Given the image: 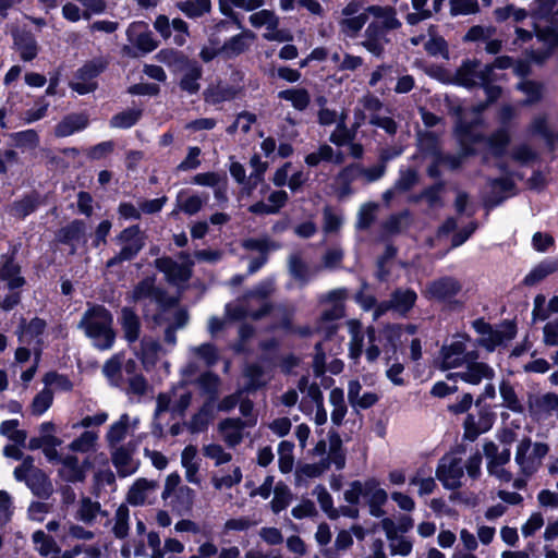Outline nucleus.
<instances>
[{
  "label": "nucleus",
  "instance_id": "603ef678",
  "mask_svg": "<svg viewBox=\"0 0 558 558\" xmlns=\"http://www.w3.org/2000/svg\"><path fill=\"white\" fill-rule=\"evenodd\" d=\"M483 451L488 460L487 465L504 466L510 461V449L506 448L499 452L497 445L493 441L486 442Z\"/></svg>",
  "mask_w": 558,
  "mask_h": 558
},
{
  "label": "nucleus",
  "instance_id": "c756f323",
  "mask_svg": "<svg viewBox=\"0 0 558 558\" xmlns=\"http://www.w3.org/2000/svg\"><path fill=\"white\" fill-rule=\"evenodd\" d=\"M171 510L179 515H184L191 511L194 499L195 492L189 486H180L170 497Z\"/></svg>",
  "mask_w": 558,
  "mask_h": 558
},
{
  "label": "nucleus",
  "instance_id": "774afa93",
  "mask_svg": "<svg viewBox=\"0 0 558 558\" xmlns=\"http://www.w3.org/2000/svg\"><path fill=\"white\" fill-rule=\"evenodd\" d=\"M333 157V149L328 144H323L316 151L305 156V163L308 167H317L322 161L330 162Z\"/></svg>",
  "mask_w": 558,
  "mask_h": 558
},
{
  "label": "nucleus",
  "instance_id": "5701e85b",
  "mask_svg": "<svg viewBox=\"0 0 558 558\" xmlns=\"http://www.w3.org/2000/svg\"><path fill=\"white\" fill-rule=\"evenodd\" d=\"M357 163L343 167L335 177V193L339 201L353 193L352 183L357 179Z\"/></svg>",
  "mask_w": 558,
  "mask_h": 558
},
{
  "label": "nucleus",
  "instance_id": "bb28decb",
  "mask_svg": "<svg viewBox=\"0 0 558 558\" xmlns=\"http://www.w3.org/2000/svg\"><path fill=\"white\" fill-rule=\"evenodd\" d=\"M13 43L15 49L20 53V58L23 61H33L39 51L38 43L34 34L29 31H24L13 35Z\"/></svg>",
  "mask_w": 558,
  "mask_h": 558
},
{
  "label": "nucleus",
  "instance_id": "c03bdc74",
  "mask_svg": "<svg viewBox=\"0 0 558 558\" xmlns=\"http://www.w3.org/2000/svg\"><path fill=\"white\" fill-rule=\"evenodd\" d=\"M411 223V213L409 209H404L400 213L392 214L384 222V230L392 235L400 234Z\"/></svg>",
  "mask_w": 558,
  "mask_h": 558
},
{
  "label": "nucleus",
  "instance_id": "a211bd4d",
  "mask_svg": "<svg viewBox=\"0 0 558 558\" xmlns=\"http://www.w3.org/2000/svg\"><path fill=\"white\" fill-rule=\"evenodd\" d=\"M47 328V322L40 317H34L29 322L26 318L22 317L19 323L17 333L19 341L24 342L25 338H27L26 342L31 344L33 339H36V348H41L43 339L40 338Z\"/></svg>",
  "mask_w": 558,
  "mask_h": 558
},
{
  "label": "nucleus",
  "instance_id": "cd10ccee",
  "mask_svg": "<svg viewBox=\"0 0 558 558\" xmlns=\"http://www.w3.org/2000/svg\"><path fill=\"white\" fill-rule=\"evenodd\" d=\"M248 39H255V34L250 29H243L241 33L226 40L221 46L223 57L230 59L244 53L250 47Z\"/></svg>",
  "mask_w": 558,
  "mask_h": 558
},
{
  "label": "nucleus",
  "instance_id": "20e7f679",
  "mask_svg": "<svg viewBox=\"0 0 558 558\" xmlns=\"http://www.w3.org/2000/svg\"><path fill=\"white\" fill-rule=\"evenodd\" d=\"M145 233L140 225H132L121 230L114 238L117 244H121L120 251L107 259L106 268L110 269L124 262H131L145 246Z\"/></svg>",
  "mask_w": 558,
  "mask_h": 558
},
{
  "label": "nucleus",
  "instance_id": "aec40b11",
  "mask_svg": "<svg viewBox=\"0 0 558 558\" xmlns=\"http://www.w3.org/2000/svg\"><path fill=\"white\" fill-rule=\"evenodd\" d=\"M387 33L379 26V22H371L365 29V40L361 45L373 56L380 58L385 52V44L389 40L386 38Z\"/></svg>",
  "mask_w": 558,
  "mask_h": 558
},
{
  "label": "nucleus",
  "instance_id": "37998d69",
  "mask_svg": "<svg viewBox=\"0 0 558 558\" xmlns=\"http://www.w3.org/2000/svg\"><path fill=\"white\" fill-rule=\"evenodd\" d=\"M155 58L167 66L178 68L179 70H183V66L190 62V58L186 54L173 48L159 50Z\"/></svg>",
  "mask_w": 558,
  "mask_h": 558
},
{
  "label": "nucleus",
  "instance_id": "4c0bfd02",
  "mask_svg": "<svg viewBox=\"0 0 558 558\" xmlns=\"http://www.w3.org/2000/svg\"><path fill=\"white\" fill-rule=\"evenodd\" d=\"M511 143V136L508 130L501 128L493 132L487 138V144L493 157L499 159L507 155Z\"/></svg>",
  "mask_w": 558,
  "mask_h": 558
},
{
  "label": "nucleus",
  "instance_id": "13d9d810",
  "mask_svg": "<svg viewBox=\"0 0 558 558\" xmlns=\"http://www.w3.org/2000/svg\"><path fill=\"white\" fill-rule=\"evenodd\" d=\"M388 547L391 556L407 557L413 549V542L410 537L398 534L388 539Z\"/></svg>",
  "mask_w": 558,
  "mask_h": 558
},
{
  "label": "nucleus",
  "instance_id": "f8f14e48",
  "mask_svg": "<svg viewBox=\"0 0 558 558\" xmlns=\"http://www.w3.org/2000/svg\"><path fill=\"white\" fill-rule=\"evenodd\" d=\"M462 290L460 281L451 276H442L430 281L426 288V294L429 300L449 303Z\"/></svg>",
  "mask_w": 558,
  "mask_h": 558
},
{
  "label": "nucleus",
  "instance_id": "4468645a",
  "mask_svg": "<svg viewBox=\"0 0 558 558\" xmlns=\"http://www.w3.org/2000/svg\"><path fill=\"white\" fill-rule=\"evenodd\" d=\"M159 488L157 481H149L147 478H138L129 488L126 494V501L132 506L151 505L156 500V493Z\"/></svg>",
  "mask_w": 558,
  "mask_h": 558
},
{
  "label": "nucleus",
  "instance_id": "49530a36",
  "mask_svg": "<svg viewBox=\"0 0 558 558\" xmlns=\"http://www.w3.org/2000/svg\"><path fill=\"white\" fill-rule=\"evenodd\" d=\"M129 520L130 510L126 505L122 504L118 507L113 517L112 533L117 538L123 539L129 535Z\"/></svg>",
  "mask_w": 558,
  "mask_h": 558
},
{
  "label": "nucleus",
  "instance_id": "1a4fd4ad",
  "mask_svg": "<svg viewBox=\"0 0 558 558\" xmlns=\"http://www.w3.org/2000/svg\"><path fill=\"white\" fill-rule=\"evenodd\" d=\"M462 459L452 454L440 459L436 469V477L447 489H457L461 487V478L464 475Z\"/></svg>",
  "mask_w": 558,
  "mask_h": 558
},
{
  "label": "nucleus",
  "instance_id": "4be33fe9",
  "mask_svg": "<svg viewBox=\"0 0 558 558\" xmlns=\"http://www.w3.org/2000/svg\"><path fill=\"white\" fill-rule=\"evenodd\" d=\"M41 204H44V197L38 191L33 190L12 203L11 215L23 220L35 213Z\"/></svg>",
  "mask_w": 558,
  "mask_h": 558
},
{
  "label": "nucleus",
  "instance_id": "f3484780",
  "mask_svg": "<svg viewBox=\"0 0 558 558\" xmlns=\"http://www.w3.org/2000/svg\"><path fill=\"white\" fill-rule=\"evenodd\" d=\"M155 267L165 274L171 283L186 282L192 277V269L189 265L179 264L169 256L156 258Z\"/></svg>",
  "mask_w": 558,
  "mask_h": 558
},
{
  "label": "nucleus",
  "instance_id": "69168bd1",
  "mask_svg": "<svg viewBox=\"0 0 558 558\" xmlns=\"http://www.w3.org/2000/svg\"><path fill=\"white\" fill-rule=\"evenodd\" d=\"M104 70L105 65L102 63L87 61L80 69H77L74 76L78 81L95 82V78L99 76Z\"/></svg>",
  "mask_w": 558,
  "mask_h": 558
},
{
  "label": "nucleus",
  "instance_id": "ea45409f",
  "mask_svg": "<svg viewBox=\"0 0 558 558\" xmlns=\"http://www.w3.org/2000/svg\"><path fill=\"white\" fill-rule=\"evenodd\" d=\"M98 514L108 515L106 511L101 510L98 501H93L89 497H83L80 500L76 518L86 524H92Z\"/></svg>",
  "mask_w": 558,
  "mask_h": 558
},
{
  "label": "nucleus",
  "instance_id": "e2e57ef3",
  "mask_svg": "<svg viewBox=\"0 0 558 558\" xmlns=\"http://www.w3.org/2000/svg\"><path fill=\"white\" fill-rule=\"evenodd\" d=\"M293 447V444L287 440L281 441L278 446L279 469L282 473H289L292 471L294 463L292 454Z\"/></svg>",
  "mask_w": 558,
  "mask_h": 558
},
{
  "label": "nucleus",
  "instance_id": "c9c22d12",
  "mask_svg": "<svg viewBox=\"0 0 558 558\" xmlns=\"http://www.w3.org/2000/svg\"><path fill=\"white\" fill-rule=\"evenodd\" d=\"M400 153H401L400 150L390 151L389 149H385L380 154L381 163L372 166L369 168H364L360 163H357V170H356L357 178L360 175H363L366 178V180L368 182H375V181L379 180L385 174V171H386V166L384 162L398 156Z\"/></svg>",
  "mask_w": 558,
  "mask_h": 558
},
{
  "label": "nucleus",
  "instance_id": "2f4dec72",
  "mask_svg": "<svg viewBox=\"0 0 558 558\" xmlns=\"http://www.w3.org/2000/svg\"><path fill=\"white\" fill-rule=\"evenodd\" d=\"M85 465H89L85 461L83 465L80 464L77 457L65 456L62 460V469L59 471L61 477L70 483L83 482L86 477Z\"/></svg>",
  "mask_w": 558,
  "mask_h": 558
},
{
  "label": "nucleus",
  "instance_id": "5fc2aeb1",
  "mask_svg": "<svg viewBox=\"0 0 558 558\" xmlns=\"http://www.w3.org/2000/svg\"><path fill=\"white\" fill-rule=\"evenodd\" d=\"M17 420L3 421L0 425V434L8 437L14 444L24 446L27 438V434L23 429H17Z\"/></svg>",
  "mask_w": 558,
  "mask_h": 558
},
{
  "label": "nucleus",
  "instance_id": "052dcab7",
  "mask_svg": "<svg viewBox=\"0 0 558 558\" xmlns=\"http://www.w3.org/2000/svg\"><path fill=\"white\" fill-rule=\"evenodd\" d=\"M155 282L156 279L154 276H147L138 281L132 291V301L138 302L144 299H151L153 293L157 287Z\"/></svg>",
  "mask_w": 558,
  "mask_h": 558
},
{
  "label": "nucleus",
  "instance_id": "9b49d317",
  "mask_svg": "<svg viewBox=\"0 0 558 558\" xmlns=\"http://www.w3.org/2000/svg\"><path fill=\"white\" fill-rule=\"evenodd\" d=\"M481 65V61L476 58L474 59H465L462 61L461 65L456 70L454 76L451 80H446L441 76L445 72L444 69L439 68L435 77L444 83H450L457 86L464 87L466 89H473L478 86L477 78V69Z\"/></svg>",
  "mask_w": 558,
  "mask_h": 558
},
{
  "label": "nucleus",
  "instance_id": "3c124183",
  "mask_svg": "<svg viewBox=\"0 0 558 558\" xmlns=\"http://www.w3.org/2000/svg\"><path fill=\"white\" fill-rule=\"evenodd\" d=\"M349 402L353 408L368 409L374 405L378 396L374 392L361 393V386H351L348 392Z\"/></svg>",
  "mask_w": 558,
  "mask_h": 558
},
{
  "label": "nucleus",
  "instance_id": "a18cd8bd",
  "mask_svg": "<svg viewBox=\"0 0 558 558\" xmlns=\"http://www.w3.org/2000/svg\"><path fill=\"white\" fill-rule=\"evenodd\" d=\"M293 495L291 489L282 482L277 483L274 488V498L270 501V508L274 513L284 510L292 501Z\"/></svg>",
  "mask_w": 558,
  "mask_h": 558
},
{
  "label": "nucleus",
  "instance_id": "39448f33",
  "mask_svg": "<svg viewBox=\"0 0 558 558\" xmlns=\"http://www.w3.org/2000/svg\"><path fill=\"white\" fill-rule=\"evenodd\" d=\"M14 478L24 482L31 492L40 499H48L53 493L49 476L34 465V458L26 456L23 462L14 469Z\"/></svg>",
  "mask_w": 558,
  "mask_h": 558
},
{
  "label": "nucleus",
  "instance_id": "dca6fc26",
  "mask_svg": "<svg viewBox=\"0 0 558 558\" xmlns=\"http://www.w3.org/2000/svg\"><path fill=\"white\" fill-rule=\"evenodd\" d=\"M377 341L383 348L387 364L391 360H397L398 351L402 354L404 353L401 348L403 339L400 337V327L397 324H387L384 326V328L377 332Z\"/></svg>",
  "mask_w": 558,
  "mask_h": 558
},
{
  "label": "nucleus",
  "instance_id": "79ce46f5",
  "mask_svg": "<svg viewBox=\"0 0 558 558\" xmlns=\"http://www.w3.org/2000/svg\"><path fill=\"white\" fill-rule=\"evenodd\" d=\"M178 9L189 19H197L211 10V0H185L177 3Z\"/></svg>",
  "mask_w": 558,
  "mask_h": 558
},
{
  "label": "nucleus",
  "instance_id": "b1692460",
  "mask_svg": "<svg viewBox=\"0 0 558 558\" xmlns=\"http://www.w3.org/2000/svg\"><path fill=\"white\" fill-rule=\"evenodd\" d=\"M416 300L417 294L413 289L408 288L403 290L398 288L391 293L386 308H391L401 315H407L414 307Z\"/></svg>",
  "mask_w": 558,
  "mask_h": 558
},
{
  "label": "nucleus",
  "instance_id": "7c9ffc66",
  "mask_svg": "<svg viewBox=\"0 0 558 558\" xmlns=\"http://www.w3.org/2000/svg\"><path fill=\"white\" fill-rule=\"evenodd\" d=\"M280 342L276 338H270L259 342L260 354L258 362L266 368H278L281 355L279 354Z\"/></svg>",
  "mask_w": 558,
  "mask_h": 558
},
{
  "label": "nucleus",
  "instance_id": "bf43d9fd",
  "mask_svg": "<svg viewBox=\"0 0 558 558\" xmlns=\"http://www.w3.org/2000/svg\"><path fill=\"white\" fill-rule=\"evenodd\" d=\"M313 495L316 496L322 510L326 512L329 519H338V513L336 512V508H333L332 497L325 486L317 485L313 490Z\"/></svg>",
  "mask_w": 558,
  "mask_h": 558
},
{
  "label": "nucleus",
  "instance_id": "9d476101",
  "mask_svg": "<svg viewBox=\"0 0 558 558\" xmlns=\"http://www.w3.org/2000/svg\"><path fill=\"white\" fill-rule=\"evenodd\" d=\"M126 37L129 43L142 54L153 52L159 46V41L154 38L153 32L145 21L132 22L126 28Z\"/></svg>",
  "mask_w": 558,
  "mask_h": 558
},
{
  "label": "nucleus",
  "instance_id": "ddd939ff",
  "mask_svg": "<svg viewBox=\"0 0 558 558\" xmlns=\"http://www.w3.org/2000/svg\"><path fill=\"white\" fill-rule=\"evenodd\" d=\"M87 225L83 219H73L56 232V240L62 245L71 247V253L76 252V244L87 245Z\"/></svg>",
  "mask_w": 558,
  "mask_h": 558
},
{
  "label": "nucleus",
  "instance_id": "6e6552de",
  "mask_svg": "<svg viewBox=\"0 0 558 558\" xmlns=\"http://www.w3.org/2000/svg\"><path fill=\"white\" fill-rule=\"evenodd\" d=\"M113 316L104 305L96 304L89 307L83 315L78 327L84 329L85 335L93 339L97 338L99 332L105 331L106 327L112 326Z\"/></svg>",
  "mask_w": 558,
  "mask_h": 558
},
{
  "label": "nucleus",
  "instance_id": "a19ab883",
  "mask_svg": "<svg viewBox=\"0 0 558 558\" xmlns=\"http://www.w3.org/2000/svg\"><path fill=\"white\" fill-rule=\"evenodd\" d=\"M143 116L142 109L130 108L116 113L109 121L111 128L114 129H131L141 120Z\"/></svg>",
  "mask_w": 558,
  "mask_h": 558
},
{
  "label": "nucleus",
  "instance_id": "de8ad7c7",
  "mask_svg": "<svg viewBox=\"0 0 558 558\" xmlns=\"http://www.w3.org/2000/svg\"><path fill=\"white\" fill-rule=\"evenodd\" d=\"M517 89L526 95L525 105H534L543 99L544 85L533 80H524L517 84Z\"/></svg>",
  "mask_w": 558,
  "mask_h": 558
},
{
  "label": "nucleus",
  "instance_id": "8fccbe9b",
  "mask_svg": "<svg viewBox=\"0 0 558 558\" xmlns=\"http://www.w3.org/2000/svg\"><path fill=\"white\" fill-rule=\"evenodd\" d=\"M32 538L40 556L47 557L51 553L59 554L61 551L54 538L41 530L34 532Z\"/></svg>",
  "mask_w": 558,
  "mask_h": 558
},
{
  "label": "nucleus",
  "instance_id": "0e129e2a",
  "mask_svg": "<svg viewBox=\"0 0 558 558\" xmlns=\"http://www.w3.org/2000/svg\"><path fill=\"white\" fill-rule=\"evenodd\" d=\"M534 408L537 414L551 415L554 411L558 410V396L555 393H545L534 401Z\"/></svg>",
  "mask_w": 558,
  "mask_h": 558
},
{
  "label": "nucleus",
  "instance_id": "e433bc0d",
  "mask_svg": "<svg viewBox=\"0 0 558 558\" xmlns=\"http://www.w3.org/2000/svg\"><path fill=\"white\" fill-rule=\"evenodd\" d=\"M328 441V454L322 460H328L329 466L335 464L337 470H342L345 466V452L342 448V440L340 435L337 432H329Z\"/></svg>",
  "mask_w": 558,
  "mask_h": 558
},
{
  "label": "nucleus",
  "instance_id": "58836bf2",
  "mask_svg": "<svg viewBox=\"0 0 558 558\" xmlns=\"http://www.w3.org/2000/svg\"><path fill=\"white\" fill-rule=\"evenodd\" d=\"M278 98L290 101L294 109L305 110L311 102V95L304 87L287 88L278 93Z\"/></svg>",
  "mask_w": 558,
  "mask_h": 558
},
{
  "label": "nucleus",
  "instance_id": "473e14b6",
  "mask_svg": "<svg viewBox=\"0 0 558 558\" xmlns=\"http://www.w3.org/2000/svg\"><path fill=\"white\" fill-rule=\"evenodd\" d=\"M197 449L193 445L186 446L181 453V464L185 470V478L189 483L199 485V464L196 461Z\"/></svg>",
  "mask_w": 558,
  "mask_h": 558
},
{
  "label": "nucleus",
  "instance_id": "423d86ee",
  "mask_svg": "<svg viewBox=\"0 0 558 558\" xmlns=\"http://www.w3.org/2000/svg\"><path fill=\"white\" fill-rule=\"evenodd\" d=\"M549 447L544 442L532 441L529 437L523 438L515 452V462L520 466L521 472L531 475L541 466L543 458L548 453Z\"/></svg>",
  "mask_w": 558,
  "mask_h": 558
},
{
  "label": "nucleus",
  "instance_id": "0eeeda50",
  "mask_svg": "<svg viewBox=\"0 0 558 558\" xmlns=\"http://www.w3.org/2000/svg\"><path fill=\"white\" fill-rule=\"evenodd\" d=\"M449 112L456 117L454 132L459 138L463 155L474 156L476 150L473 145L481 143L484 136L473 131L474 122L465 119V109L462 105L450 107Z\"/></svg>",
  "mask_w": 558,
  "mask_h": 558
},
{
  "label": "nucleus",
  "instance_id": "6ab92c4d",
  "mask_svg": "<svg viewBox=\"0 0 558 558\" xmlns=\"http://www.w3.org/2000/svg\"><path fill=\"white\" fill-rule=\"evenodd\" d=\"M89 125V118L85 112L65 114L54 126L56 137H68L85 130Z\"/></svg>",
  "mask_w": 558,
  "mask_h": 558
},
{
  "label": "nucleus",
  "instance_id": "393cba45",
  "mask_svg": "<svg viewBox=\"0 0 558 558\" xmlns=\"http://www.w3.org/2000/svg\"><path fill=\"white\" fill-rule=\"evenodd\" d=\"M118 322L128 342L133 343L138 340L141 333V320L132 307H122Z\"/></svg>",
  "mask_w": 558,
  "mask_h": 558
},
{
  "label": "nucleus",
  "instance_id": "f704fd0d",
  "mask_svg": "<svg viewBox=\"0 0 558 558\" xmlns=\"http://www.w3.org/2000/svg\"><path fill=\"white\" fill-rule=\"evenodd\" d=\"M239 89L232 85L209 86L204 92V100L211 105H219L225 101H230L236 97Z\"/></svg>",
  "mask_w": 558,
  "mask_h": 558
},
{
  "label": "nucleus",
  "instance_id": "c85d7f7f",
  "mask_svg": "<svg viewBox=\"0 0 558 558\" xmlns=\"http://www.w3.org/2000/svg\"><path fill=\"white\" fill-rule=\"evenodd\" d=\"M183 70H185V73L179 82V87L190 95L197 94L201 88L198 80L203 75L202 65L196 60L190 59V62L183 66Z\"/></svg>",
  "mask_w": 558,
  "mask_h": 558
},
{
  "label": "nucleus",
  "instance_id": "f257e3e1",
  "mask_svg": "<svg viewBox=\"0 0 558 558\" xmlns=\"http://www.w3.org/2000/svg\"><path fill=\"white\" fill-rule=\"evenodd\" d=\"M501 344V338L495 329L476 339L466 332H457L451 342L444 343L439 350L440 369L449 371L464 366V371L449 373L448 380L460 379L465 384H481L484 379L492 380L495 377V371L487 363L478 361L481 357L478 348L494 352Z\"/></svg>",
  "mask_w": 558,
  "mask_h": 558
},
{
  "label": "nucleus",
  "instance_id": "09e8293b",
  "mask_svg": "<svg viewBox=\"0 0 558 558\" xmlns=\"http://www.w3.org/2000/svg\"><path fill=\"white\" fill-rule=\"evenodd\" d=\"M330 403L333 409L331 412V422L340 426L343 422V418L347 414V405L344 401V393L341 388L336 387L330 392Z\"/></svg>",
  "mask_w": 558,
  "mask_h": 558
},
{
  "label": "nucleus",
  "instance_id": "6e6d98bb",
  "mask_svg": "<svg viewBox=\"0 0 558 558\" xmlns=\"http://www.w3.org/2000/svg\"><path fill=\"white\" fill-rule=\"evenodd\" d=\"M53 391L48 386L39 391L33 399L31 404V411L34 415L44 414L52 404L53 401Z\"/></svg>",
  "mask_w": 558,
  "mask_h": 558
},
{
  "label": "nucleus",
  "instance_id": "7ed1b4c3",
  "mask_svg": "<svg viewBox=\"0 0 558 558\" xmlns=\"http://www.w3.org/2000/svg\"><path fill=\"white\" fill-rule=\"evenodd\" d=\"M344 500L351 505H357L361 497L366 499L369 508V514L374 518L385 515L383 506L388 500V494L379 485V482L372 477L364 482L353 481L343 494Z\"/></svg>",
  "mask_w": 558,
  "mask_h": 558
},
{
  "label": "nucleus",
  "instance_id": "f03ea898",
  "mask_svg": "<svg viewBox=\"0 0 558 558\" xmlns=\"http://www.w3.org/2000/svg\"><path fill=\"white\" fill-rule=\"evenodd\" d=\"M16 255L17 247L13 245L0 256V281L5 282L9 290L0 302V308L4 312H11L21 303V289L27 283L25 277L22 276V266L16 262Z\"/></svg>",
  "mask_w": 558,
  "mask_h": 558
},
{
  "label": "nucleus",
  "instance_id": "338daca9",
  "mask_svg": "<svg viewBox=\"0 0 558 558\" xmlns=\"http://www.w3.org/2000/svg\"><path fill=\"white\" fill-rule=\"evenodd\" d=\"M450 15H470L480 11L477 0H450Z\"/></svg>",
  "mask_w": 558,
  "mask_h": 558
},
{
  "label": "nucleus",
  "instance_id": "412c9836",
  "mask_svg": "<svg viewBox=\"0 0 558 558\" xmlns=\"http://www.w3.org/2000/svg\"><path fill=\"white\" fill-rule=\"evenodd\" d=\"M558 271V258L546 257L535 265L531 271L523 278L522 286L535 287L548 276L554 275Z\"/></svg>",
  "mask_w": 558,
  "mask_h": 558
},
{
  "label": "nucleus",
  "instance_id": "4d7b16f0",
  "mask_svg": "<svg viewBox=\"0 0 558 558\" xmlns=\"http://www.w3.org/2000/svg\"><path fill=\"white\" fill-rule=\"evenodd\" d=\"M367 20L368 15L366 13H360L359 15L352 17L342 19L340 21L341 32L344 35L353 38L361 32Z\"/></svg>",
  "mask_w": 558,
  "mask_h": 558
},
{
  "label": "nucleus",
  "instance_id": "a878e982",
  "mask_svg": "<svg viewBox=\"0 0 558 558\" xmlns=\"http://www.w3.org/2000/svg\"><path fill=\"white\" fill-rule=\"evenodd\" d=\"M133 449L131 445L116 447L111 453V459L118 474L122 477L131 475L137 469V464L132 458Z\"/></svg>",
  "mask_w": 558,
  "mask_h": 558
},
{
  "label": "nucleus",
  "instance_id": "864d4df0",
  "mask_svg": "<svg viewBox=\"0 0 558 558\" xmlns=\"http://www.w3.org/2000/svg\"><path fill=\"white\" fill-rule=\"evenodd\" d=\"M124 357V352H118L105 362L102 373L111 384L121 377Z\"/></svg>",
  "mask_w": 558,
  "mask_h": 558
},
{
  "label": "nucleus",
  "instance_id": "2eb2a0df",
  "mask_svg": "<svg viewBox=\"0 0 558 558\" xmlns=\"http://www.w3.org/2000/svg\"><path fill=\"white\" fill-rule=\"evenodd\" d=\"M255 423V418H247L246 421H243L239 417H229L222 420L218 424V430L225 444L230 448H234L242 442L244 437V428L247 426H253Z\"/></svg>",
  "mask_w": 558,
  "mask_h": 558
},
{
  "label": "nucleus",
  "instance_id": "680f3d73",
  "mask_svg": "<svg viewBox=\"0 0 558 558\" xmlns=\"http://www.w3.org/2000/svg\"><path fill=\"white\" fill-rule=\"evenodd\" d=\"M97 439L98 435L95 432H84L69 445V449L82 453L88 452L95 448Z\"/></svg>",
  "mask_w": 558,
  "mask_h": 558
},
{
  "label": "nucleus",
  "instance_id": "72a5a7b5",
  "mask_svg": "<svg viewBox=\"0 0 558 558\" xmlns=\"http://www.w3.org/2000/svg\"><path fill=\"white\" fill-rule=\"evenodd\" d=\"M215 402L214 399L206 401L201 410L194 414L187 424L192 434L204 432L214 418Z\"/></svg>",
  "mask_w": 558,
  "mask_h": 558
}]
</instances>
